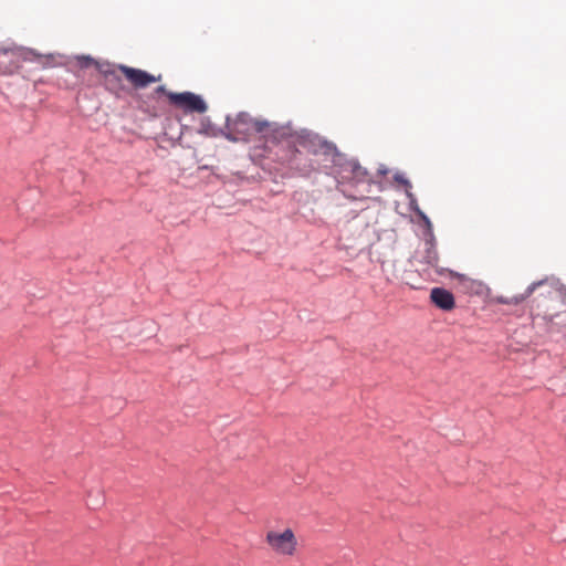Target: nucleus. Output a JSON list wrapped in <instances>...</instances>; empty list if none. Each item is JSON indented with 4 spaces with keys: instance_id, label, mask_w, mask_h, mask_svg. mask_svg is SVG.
I'll return each mask as SVG.
<instances>
[{
    "instance_id": "obj_1",
    "label": "nucleus",
    "mask_w": 566,
    "mask_h": 566,
    "mask_svg": "<svg viewBox=\"0 0 566 566\" xmlns=\"http://www.w3.org/2000/svg\"><path fill=\"white\" fill-rule=\"evenodd\" d=\"M283 137L270 142L271 147L263 159L273 164L277 170H284L289 176L308 177L315 171H322L329 142L306 129L294 130L291 125H283Z\"/></svg>"
},
{
    "instance_id": "obj_2",
    "label": "nucleus",
    "mask_w": 566,
    "mask_h": 566,
    "mask_svg": "<svg viewBox=\"0 0 566 566\" xmlns=\"http://www.w3.org/2000/svg\"><path fill=\"white\" fill-rule=\"evenodd\" d=\"M283 125L265 119L253 118L247 112H240L234 118L227 116L224 136L231 142L253 143V149L258 157L264 158L270 142L283 137Z\"/></svg>"
},
{
    "instance_id": "obj_3",
    "label": "nucleus",
    "mask_w": 566,
    "mask_h": 566,
    "mask_svg": "<svg viewBox=\"0 0 566 566\" xmlns=\"http://www.w3.org/2000/svg\"><path fill=\"white\" fill-rule=\"evenodd\" d=\"M99 67L101 71L98 74L101 76V84L116 98H122L128 93L123 77H125L135 90L145 88L160 78L144 70L111 63L108 61H104V64L99 65Z\"/></svg>"
},
{
    "instance_id": "obj_4",
    "label": "nucleus",
    "mask_w": 566,
    "mask_h": 566,
    "mask_svg": "<svg viewBox=\"0 0 566 566\" xmlns=\"http://www.w3.org/2000/svg\"><path fill=\"white\" fill-rule=\"evenodd\" d=\"M325 161L328 164L323 165L322 171L334 177L338 186H355L371 181L368 171L357 160L348 159L332 142L327 146Z\"/></svg>"
},
{
    "instance_id": "obj_5",
    "label": "nucleus",
    "mask_w": 566,
    "mask_h": 566,
    "mask_svg": "<svg viewBox=\"0 0 566 566\" xmlns=\"http://www.w3.org/2000/svg\"><path fill=\"white\" fill-rule=\"evenodd\" d=\"M265 541L279 555L293 556L296 552L297 539L292 528H286L282 533L270 531L266 533Z\"/></svg>"
},
{
    "instance_id": "obj_6",
    "label": "nucleus",
    "mask_w": 566,
    "mask_h": 566,
    "mask_svg": "<svg viewBox=\"0 0 566 566\" xmlns=\"http://www.w3.org/2000/svg\"><path fill=\"white\" fill-rule=\"evenodd\" d=\"M168 101L171 105L184 109L186 113L203 114L208 109L205 99L192 92L169 93Z\"/></svg>"
},
{
    "instance_id": "obj_7",
    "label": "nucleus",
    "mask_w": 566,
    "mask_h": 566,
    "mask_svg": "<svg viewBox=\"0 0 566 566\" xmlns=\"http://www.w3.org/2000/svg\"><path fill=\"white\" fill-rule=\"evenodd\" d=\"M34 54L31 50L24 51L20 48H0V73L13 74L20 69L22 60H28L29 55Z\"/></svg>"
},
{
    "instance_id": "obj_8",
    "label": "nucleus",
    "mask_w": 566,
    "mask_h": 566,
    "mask_svg": "<svg viewBox=\"0 0 566 566\" xmlns=\"http://www.w3.org/2000/svg\"><path fill=\"white\" fill-rule=\"evenodd\" d=\"M430 300L436 307L446 312L455 307L453 294L444 287H433L430 292Z\"/></svg>"
},
{
    "instance_id": "obj_9",
    "label": "nucleus",
    "mask_w": 566,
    "mask_h": 566,
    "mask_svg": "<svg viewBox=\"0 0 566 566\" xmlns=\"http://www.w3.org/2000/svg\"><path fill=\"white\" fill-rule=\"evenodd\" d=\"M548 284V280L547 279H544V280H539V281H536V282H533L532 284H530L527 286V289L525 290L524 293L522 294H518V295H515L513 297H510V302L511 304H520V303H523L525 300H527L537 289L542 287V286H545Z\"/></svg>"
},
{
    "instance_id": "obj_10",
    "label": "nucleus",
    "mask_w": 566,
    "mask_h": 566,
    "mask_svg": "<svg viewBox=\"0 0 566 566\" xmlns=\"http://www.w3.org/2000/svg\"><path fill=\"white\" fill-rule=\"evenodd\" d=\"M103 64H104V61L103 62L97 61L90 55L76 56V65L82 70L88 69V67H94L97 72H99L101 71L99 65H103Z\"/></svg>"
},
{
    "instance_id": "obj_11",
    "label": "nucleus",
    "mask_w": 566,
    "mask_h": 566,
    "mask_svg": "<svg viewBox=\"0 0 566 566\" xmlns=\"http://www.w3.org/2000/svg\"><path fill=\"white\" fill-rule=\"evenodd\" d=\"M137 97L139 99L138 108L142 112L153 117L158 116V108L155 105H149L148 103L143 101L140 95H137Z\"/></svg>"
},
{
    "instance_id": "obj_12",
    "label": "nucleus",
    "mask_w": 566,
    "mask_h": 566,
    "mask_svg": "<svg viewBox=\"0 0 566 566\" xmlns=\"http://www.w3.org/2000/svg\"><path fill=\"white\" fill-rule=\"evenodd\" d=\"M433 241H434V239L432 240V243H430L429 240L427 241V243L430 245V248H428V250H427L426 262L430 265H436L438 262V254L434 250Z\"/></svg>"
},
{
    "instance_id": "obj_13",
    "label": "nucleus",
    "mask_w": 566,
    "mask_h": 566,
    "mask_svg": "<svg viewBox=\"0 0 566 566\" xmlns=\"http://www.w3.org/2000/svg\"><path fill=\"white\" fill-rule=\"evenodd\" d=\"M418 216H419V219L423 222V226L426 227L428 233L430 234V240L429 242L432 243V240H433V233H432V224H431V221L430 219L428 218V216L426 213H423L422 211L418 210Z\"/></svg>"
},
{
    "instance_id": "obj_14",
    "label": "nucleus",
    "mask_w": 566,
    "mask_h": 566,
    "mask_svg": "<svg viewBox=\"0 0 566 566\" xmlns=\"http://www.w3.org/2000/svg\"><path fill=\"white\" fill-rule=\"evenodd\" d=\"M395 181L402 185L405 187L406 190H408L409 188H411V184L410 181L405 178L402 175L400 174H396L395 177H394Z\"/></svg>"
},
{
    "instance_id": "obj_15",
    "label": "nucleus",
    "mask_w": 566,
    "mask_h": 566,
    "mask_svg": "<svg viewBox=\"0 0 566 566\" xmlns=\"http://www.w3.org/2000/svg\"><path fill=\"white\" fill-rule=\"evenodd\" d=\"M169 93L170 92H168L164 85H160V86L155 88V91L153 93V96H155V95H165V96L168 97Z\"/></svg>"
},
{
    "instance_id": "obj_16",
    "label": "nucleus",
    "mask_w": 566,
    "mask_h": 566,
    "mask_svg": "<svg viewBox=\"0 0 566 566\" xmlns=\"http://www.w3.org/2000/svg\"><path fill=\"white\" fill-rule=\"evenodd\" d=\"M45 59V62H44V65H49V66H53L55 63V56L53 54H48L44 56Z\"/></svg>"
},
{
    "instance_id": "obj_17",
    "label": "nucleus",
    "mask_w": 566,
    "mask_h": 566,
    "mask_svg": "<svg viewBox=\"0 0 566 566\" xmlns=\"http://www.w3.org/2000/svg\"><path fill=\"white\" fill-rule=\"evenodd\" d=\"M496 303L499 304H506V305H511V302H510V297H505V296H497L495 298Z\"/></svg>"
}]
</instances>
